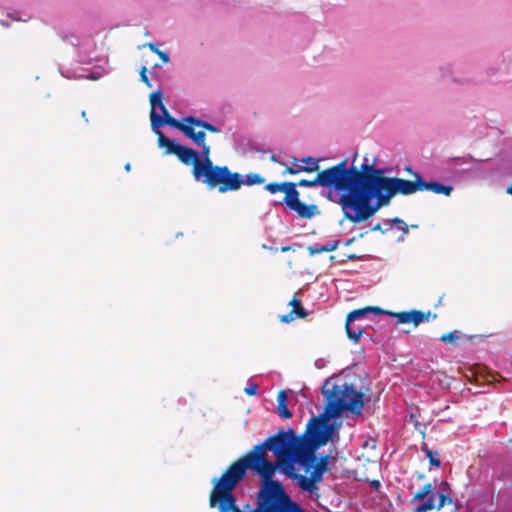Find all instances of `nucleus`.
<instances>
[{
	"label": "nucleus",
	"mask_w": 512,
	"mask_h": 512,
	"mask_svg": "<svg viewBox=\"0 0 512 512\" xmlns=\"http://www.w3.org/2000/svg\"><path fill=\"white\" fill-rule=\"evenodd\" d=\"M64 40L67 41L68 43H70L74 47H77L80 43L78 37L74 34L66 36Z\"/></svg>",
	"instance_id": "nucleus-44"
},
{
	"label": "nucleus",
	"mask_w": 512,
	"mask_h": 512,
	"mask_svg": "<svg viewBox=\"0 0 512 512\" xmlns=\"http://www.w3.org/2000/svg\"><path fill=\"white\" fill-rule=\"evenodd\" d=\"M389 230L390 229H388V226H386V228H383L381 223H377L372 227V231H380L383 234H385Z\"/></svg>",
	"instance_id": "nucleus-47"
},
{
	"label": "nucleus",
	"mask_w": 512,
	"mask_h": 512,
	"mask_svg": "<svg viewBox=\"0 0 512 512\" xmlns=\"http://www.w3.org/2000/svg\"><path fill=\"white\" fill-rule=\"evenodd\" d=\"M329 456L321 454L320 457L316 455L315 470L311 471L309 477L303 479L306 483L305 492L309 493L312 499L319 498L318 483L322 481L324 473L328 470Z\"/></svg>",
	"instance_id": "nucleus-11"
},
{
	"label": "nucleus",
	"mask_w": 512,
	"mask_h": 512,
	"mask_svg": "<svg viewBox=\"0 0 512 512\" xmlns=\"http://www.w3.org/2000/svg\"><path fill=\"white\" fill-rule=\"evenodd\" d=\"M409 420H410V422H412L414 424L415 429L418 430L419 427L421 426V423L417 420V416L415 413L410 414Z\"/></svg>",
	"instance_id": "nucleus-46"
},
{
	"label": "nucleus",
	"mask_w": 512,
	"mask_h": 512,
	"mask_svg": "<svg viewBox=\"0 0 512 512\" xmlns=\"http://www.w3.org/2000/svg\"><path fill=\"white\" fill-rule=\"evenodd\" d=\"M421 451L425 453L426 457L429 459V463L432 467L439 468L441 465L440 459L437 457L438 453L436 451H432L429 449L426 443H423L421 446Z\"/></svg>",
	"instance_id": "nucleus-27"
},
{
	"label": "nucleus",
	"mask_w": 512,
	"mask_h": 512,
	"mask_svg": "<svg viewBox=\"0 0 512 512\" xmlns=\"http://www.w3.org/2000/svg\"><path fill=\"white\" fill-rule=\"evenodd\" d=\"M435 497L436 493L432 490L431 494H429L423 502L415 508V512H428L429 510L434 509L437 505H435Z\"/></svg>",
	"instance_id": "nucleus-24"
},
{
	"label": "nucleus",
	"mask_w": 512,
	"mask_h": 512,
	"mask_svg": "<svg viewBox=\"0 0 512 512\" xmlns=\"http://www.w3.org/2000/svg\"><path fill=\"white\" fill-rule=\"evenodd\" d=\"M300 202L299 192L296 189V184L293 188L287 191V195H285L283 199V203L290 209L294 208Z\"/></svg>",
	"instance_id": "nucleus-23"
},
{
	"label": "nucleus",
	"mask_w": 512,
	"mask_h": 512,
	"mask_svg": "<svg viewBox=\"0 0 512 512\" xmlns=\"http://www.w3.org/2000/svg\"><path fill=\"white\" fill-rule=\"evenodd\" d=\"M163 92L161 89L150 94V104L151 111L150 113L156 112V108H158L161 112L165 111L167 108L163 104L162 101Z\"/></svg>",
	"instance_id": "nucleus-22"
},
{
	"label": "nucleus",
	"mask_w": 512,
	"mask_h": 512,
	"mask_svg": "<svg viewBox=\"0 0 512 512\" xmlns=\"http://www.w3.org/2000/svg\"><path fill=\"white\" fill-rule=\"evenodd\" d=\"M385 226H388V229H391L392 226H396L397 229L401 230L403 234H407L409 232L408 225L400 218L395 217L390 220H385L384 222Z\"/></svg>",
	"instance_id": "nucleus-30"
},
{
	"label": "nucleus",
	"mask_w": 512,
	"mask_h": 512,
	"mask_svg": "<svg viewBox=\"0 0 512 512\" xmlns=\"http://www.w3.org/2000/svg\"><path fill=\"white\" fill-rule=\"evenodd\" d=\"M306 437L305 433L302 436H297L293 428L279 430L230 465L220 478H214L212 480L213 489L224 494V503L232 505L234 501L233 492L238 484L245 479L249 466H256V464L268 461L266 459L267 450L271 451L276 459H280V456H289V454L296 451L298 444L304 442Z\"/></svg>",
	"instance_id": "nucleus-2"
},
{
	"label": "nucleus",
	"mask_w": 512,
	"mask_h": 512,
	"mask_svg": "<svg viewBox=\"0 0 512 512\" xmlns=\"http://www.w3.org/2000/svg\"><path fill=\"white\" fill-rule=\"evenodd\" d=\"M384 313L388 314L387 311H384V310H382L379 307H371V306H369V307H365V308H362V309H356V310L351 311L347 315L348 323L349 322H356V321L363 320L366 317H368L370 314L379 315V314H384Z\"/></svg>",
	"instance_id": "nucleus-17"
},
{
	"label": "nucleus",
	"mask_w": 512,
	"mask_h": 512,
	"mask_svg": "<svg viewBox=\"0 0 512 512\" xmlns=\"http://www.w3.org/2000/svg\"><path fill=\"white\" fill-rule=\"evenodd\" d=\"M321 447L306 437L304 442L298 444L295 451V461L299 468H302L305 474H311L315 470L316 452Z\"/></svg>",
	"instance_id": "nucleus-10"
},
{
	"label": "nucleus",
	"mask_w": 512,
	"mask_h": 512,
	"mask_svg": "<svg viewBox=\"0 0 512 512\" xmlns=\"http://www.w3.org/2000/svg\"><path fill=\"white\" fill-rule=\"evenodd\" d=\"M438 495L439 502L436 506L437 510H441L445 505H450L453 503V499L451 495L447 493H436Z\"/></svg>",
	"instance_id": "nucleus-33"
},
{
	"label": "nucleus",
	"mask_w": 512,
	"mask_h": 512,
	"mask_svg": "<svg viewBox=\"0 0 512 512\" xmlns=\"http://www.w3.org/2000/svg\"><path fill=\"white\" fill-rule=\"evenodd\" d=\"M295 183L293 182H283L280 183L281 189L280 192H284L287 195V191L291 190Z\"/></svg>",
	"instance_id": "nucleus-45"
},
{
	"label": "nucleus",
	"mask_w": 512,
	"mask_h": 512,
	"mask_svg": "<svg viewBox=\"0 0 512 512\" xmlns=\"http://www.w3.org/2000/svg\"><path fill=\"white\" fill-rule=\"evenodd\" d=\"M241 182H242V185H247V186L260 185L265 182V178L257 173H249L245 176L241 174Z\"/></svg>",
	"instance_id": "nucleus-26"
},
{
	"label": "nucleus",
	"mask_w": 512,
	"mask_h": 512,
	"mask_svg": "<svg viewBox=\"0 0 512 512\" xmlns=\"http://www.w3.org/2000/svg\"><path fill=\"white\" fill-rule=\"evenodd\" d=\"M339 176L331 185L324 186L328 188L325 197L341 206L343 215L352 223H361L368 220L367 203L357 191L353 183V175L348 166V159L332 166Z\"/></svg>",
	"instance_id": "nucleus-3"
},
{
	"label": "nucleus",
	"mask_w": 512,
	"mask_h": 512,
	"mask_svg": "<svg viewBox=\"0 0 512 512\" xmlns=\"http://www.w3.org/2000/svg\"><path fill=\"white\" fill-rule=\"evenodd\" d=\"M145 46H147L152 52H154L156 55L159 56V58L164 62L168 63L170 61V57L167 52L162 51L158 48L157 44L155 43H147Z\"/></svg>",
	"instance_id": "nucleus-32"
},
{
	"label": "nucleus",
	"mask_w": 512,
	"mask_h": 512,
	"mask_svg": "<svg viewBox=\"0 0 512 512\" xmlns=\"http://www.w3.org/2000/svg\"><path fill=\"white\" fill-rule=\"evenodd\" d=\"M124 168L127 172H129L131 170V164L127 163Z\"/></svg>",
	"instance_id": "nucleus-55"
},
{
	"label": "nucleus",
	"mask_w": 512,
	"mask_h": 512,
	"mask_svg": "<svg viewBox=\"0 0 512 512\" xmlns=\"http://www.w3.org/2000/svg\"><path fill=\"white\" fill-rule=\"evenodd\" d=\"M388 315L397 318V321L402 324L413 323L418 326L422 322H428L430 318L435 319L436 314H432L430 311L422 312L420 310L403 311L398 313L388 312Z\"/></svg>",
	"instance_id": "nucleus-14"
},
{
	"label": "nucleus",
	"mask_w": 512,
	"mask_h": 512,
	"mask_svg": "<svg viewBox=\"0 0 512 512\" xmlns=\"http://www.w3.org/2000/svg\"><path fill=\"white\" fill-rule=\"evenodd\" d=\"M404 170L412 175L416 179V175H420L418 172L414 171L410 165L404 167Z\"/></svg>",
	"instance_id": "nucleus-48"
},
{
	"label": "nucleus",
	"mask_w": 512,
	"mask_h": 512,
	"mask_svg": "<svg viewBox=\"0 0 512 512\" xmlns=\"http://www.w3.org/2000/svg\"><path fill=\"white\" fill-rule=\"evenodd\" d=\"M158 68H160L159 64H155L154 67H153V69H158Z\"/></svg>",
	"instance_id": "nucleus-61"
},
{
	"label": "nucleus",
	"mask_w": 512,
	"mask_h": 512,
	"mask_svg": "<svg viewBox=\"0 0 512 512\" xmlns=\"http://www.w3.org/2000/svg\"><path fill=\"white\" fill-rule=\"evenodd\" d=\"M432 490H434V486L431 483L425 484L411 499V503L415 502H423L425 498L431 494Z\"/></svg>",
	"instance_id": "nucleus-28"
},
{
	"label": "nucleus",
	"mask_w": 512,
	"mask_h": 512,
	"mask_svg": "<svg viewBox=\"0 0 512 512\" xmlns=\"http://www.w3.org/2000/svg\"><path fill=\"white\" fill-rule=\"evenodd\" d=\"M159 147L166 148L164 152L166 155H176L183 164H192L193 169H195L196 165H200L204 162V158L201 157L200 152H197L191 147L179 144L176 139L162 136Z\"/></svg>",
	"instance_id": "nucleus-8"
},
{
	"label": "nucleus",
	"mask_w": 512,
	"mask_h": 512,
	"mask_svg": "<svg viewBox=\"0 0 512 512\" xmlns=\"http://www.w3.org/2000/svg\"><path fill=\"white\" fill-rule=\"evenodd\" d=\"M489 159H486V160H477L475 159V163L476 165L474 167H471L472 169H474L473 173L470 175V178H474L478 175H482L483 173V169H482V164L485 163V162H488Z\"/></svg>",
	"instance_id": "nucleus-35"
},
{
	"label": "nucleus",
	"mask_w": 512,
	"mask_h": 512,
	"mask_svg": "<svg viewBox=\"0 0 512 512\" xmlns=\"http://www.w3.org/2000/svg\"><path fill=\"white\" fill-rule=\"evenodd\" d=\"M506 192L512 195V185L507 188Z\"/></svg>",
	"instance_id": "nucleus-57"
},
{
	"label": "nucleus",
	"mask_w": 512,
	"mask_h": 512,
	"mask_svg": "<svg viewBox=\"0 0 512 512\" xmlns=\"http://www.w3.org/2000/svg\"><path fill=\"white\" fill-rule=\"evenodd\" d=\"M471 161H475V158L471 155L463 157H454L445 161L444 170L449 174V177L454 182H461L470 178L474 169L462 167L464 164H468Z\"/></svg>",
	"instance_id": "nucleus-12"
},
{
	"label": "nucleus",
	"mask_w": 512,
	"mask_h": 512,
	"mask_svg": "<svg viewBox=\"0 0 512 512\" xmlns=\"http://www.w3.org/2000/svg\"><path fill=\"white\" fill-rule=\"evenodd\" d=\"M140 78L141 81L144 82L148 87H152V83L147 76V68L145 66H143L140 70Z\"/></svg>",
	"instance_id": "nucleus-41"
},
{
	"label": "nucleus",
	"mask_w": 512,
	"mask_h": 512,
	"mask_svg": "<svg viewBox=\"0 0 512 512\" xmlns=\"http://www.w3.org/2000/svg\"><path fill=\"white\" fill-rule=\"evenodd\" d=\"M195 124H185L182 129V133L185 137L189 138L195 145H197L201 151L200 155L204 158V161L210 159V146L206 144V133L204 131H195Z\"/></svg>",
	"instance_id": "nucleus-13"
},
{
	"label": "nucleus",
	"mask_w": 512,
	"mask_h": 512,
	"mask_svg": "<svg viewBox=\"0 0 512 512\" xmlns=\"http://www.w3.org/2000/svg\"><path fill=\"white\" fill-rule=\"evenodd\" d=\"M325 249L326 248H325L324 244L323 245L315 244V245H310L307 247V250H308V253L310 256H314V255L322 253V252H327Z\"/></svg>",
	"instance_id": "nucleus-37"
},
{
	"label": "nucleus",
	"mask_w": 512,
	"mask_h": 512,
	"mask_svg": "<svg viewBox=\"0 0 512 512\" xmlns=\"http://www.w3.org/2000/svg\"><path fill=\"white\" fill-rule=\"evenodd\" d=\"M459 339L458 331H452L448 334H444L440 337V340L444 343H452Z\"/></svg>",
	"instance_id": "nucleus-36"
},
{
	"label": "nucleus",
	"mask_w": 512,
	"mask_h": 512,
	"mask_svg": "<svg viewBox=\"0 0 512 512\" xmlns=\"http://www.w3.org/2000/svg\"><path fill=\"white\" fill-rule=\"evenodd\" d=\"M315 366L317 368H322L323 364H322V360L321 359H318L315 361Z\"/></svg>",
	"instance_id": "nucleus-52"
},
{
	"label": "nucleus",
	"mask_w": 512,
	"mask_h": 512,
	"mask_svg": "<svg viewBox=\"0 0 512 512\" xmlns=\"http://www.w3.org/2000/svg\"><path fill=\"white\" fill-rule=\"evenodd\" d=\"M345 328L348 338L355 343L366 333L365 327L362 325L356 324L355 322H349L348 324V318L346 319Z\"/></svg>",
	"instance_id": "nucleus-21"
},
{
	"label": "nucleus",
	"mask_w": 512,
	"mask_h": 512,
	"mask_svg": "<svg viewBox=\"0 0 512 512\" xmlns=\"http://www.w3.org/2000/svg\"><path fill=\"white\" fill-rule=\"evenodd\" d=\"M265 189L269 191L271 194H275L280 192L281 186L280 183H269L265 186Z\"/></svg>",
	"instance_id": "nucleus-42"
},
{
	"label": "nucleus",
	"mask_w": 512,
	"mask_h": 512,
	"mask_svg": "<svg viewBox=\"0 0 512 512\" xmlns=\"http://www.w3.org/2000/svg\"><path fill=\"white\" fill-rule=\"evenodd\" d=\"M330 261L334 262L335 261V256H331L330 257Z\"/></svg>",
	"instance_id": "nucleus-62"
},
{
	"label": "nucleus",
	"mask_w": 512,
	"mask_h": 512,
	"mask_svg": "<svg viewBox=\"0 0 512 512\" xmlns=\"http://www.w3.org/2000/svg\"><path fill=\"white\" fill-rule=\"evenodd\" d=\"M439 492L438 493H447L448 495H451L452 488L451 485L447 481H441L439 484Z\"/></svg>",
	"instance_id": "nucleus-40"
},
{
	"label": "nucleus",
	"mask_w": 512,
	"mask_h": 512,
	"mask_svg": "<svg viewBox=\"0 0 512 512\" xmlns=\"http://www.w3.org/2000/svg\"><path fill=\"white\" fill-rule=\"evenodd\" d=\"M289 249H290L289 247H282V248H281V251H282V252H286V251H288Z\"/></svg>",
	"instance_id": "nucleus-60"
},
{
	"label": "nucleus",
	"mask_w": 512,
	"mask_h": 512,
	"mask_svg": "<svg viewBox=\"0 0 512 512\" xmlns=\"http://www.w3.org/2000/svg\"><path fill=\"white\" fill-rule=\"evenodd\" d=\"M354 240H355V238H354V237H353V238L348 239V240L345 242V245H346V246L351 245V244L354 242Z\"/></svg>",
	"instance_id": "nucleus-53"
},
{
	"label": "nucleus",
	"mask_w": 512,
	"mask_h": 512,
	"mask_svg": "<svg viewBox=\"0 0 512 512\" xmlns=\"http://www.w3.org/2000/svg\"><path fill=\"white\" fill-rule=\"evenodd\" d=\"M339 176L336 170H333L332 167L327 168L325 170L320 171L317 176L313 180L302 179L298 182V185L301 187H315V186H328L336 181V178Z\"/></svg>",
	"instance_id": "nucleus-15"
},
{
	"label": "nucleus",
	"mask_w": 512,
	"mask_h": 512,
	"mask_svg": "<svg viewBox=\"0 0 512 512\" xmlns=\"http://www.w3.org/2000/svg\"><path fill=\"white\" fill-rule=\"evenodd\" d=\"M20 12L14 11V12H8L7 16L14 20V21H28L31 17L27 15L26 13H23V15H20Z\"/></svg>",
	"instance_id": "nucleus-34"
},
{
	"label": "nucleus",
	"mask_w": 512,
	"mask_h": 512,
	"mask_svg": "<svg viewBox=\"0 0 512 512\" xmlns=\"http://www.w3.org/2000/svg\"><path fill=\"white\" fill-rule=\"evenodd\" d=\"M277 411L282 419H289L293 416L288 409V394L285 390H281L277 396Z\"/></svg>",
	"instance_id": "nucleus-19"
},
{
	"label": "nucleus",
	"mask_w": 512,
	"mask_h": 512,
	"mask_svg": "<svg viewBox=\"0 0 512 512\" xmlns=\"http://www.w3.org/2000/svg\"><path fill=\"white\" fill-rule=\"evenodd\" d=\"M244 391L249 396L256 395L258 391V385L250 379Z\"/></svg>",
	"instance_id": "nucleus-39"
},
{
	"label": "nucleus",
	"mask_w": 512,
	"mask_h": 512,
	"mask_svg": "<svg viewBox=\"0 0 512 512\" xmlns=\"http://www.w3.org/2000/svg\"><path fill=\"white\" fill-rule=\"evenodd\" d=\"M339 244H340V242L338 240L330 241V242L324 244V246L326 248L325 250L327 252L334 251L338 248Z\"/></svg>",
	"instance_id": "nucleus-43"
},
{
	"label": "nucleus",
	"mask_w": 512,
	"mask_h": 512,
	"mask_svg": "<svg viewBox=\"0 0 512 512\" xmlns=\"http://www.w3.org/2000/svg\"><path fill=\"white\" fill-rule=\"evenodd\" d=\"M334 377L327 378L321 393L325 398L324 411L313 416L306 425L305 435L318 446L323 447L328 442H337L342 421L339 418L349 412L361 416L364 408V394L355 389L351 383L337 384Z\"/></svg>",
	"instance_id": "nucleus-1"
},
{
	"label": "nucleus",
	"mask_w": 512,
	"mask_h": 512,
	"mask_svg": "<svg viewBox=\"0 0 512 512\" xmlns=\"http://www.w3.org/2000/svg\"><path fill=\"white\" fill-rule=\"evenodd\" d=\"M81 116L85 119L86 122H88L85 111H82Z\"/></svg>",
	"instance_id": "nucleus-58"
},
{
	"label": "nucleus",
	"mask_w": 512,
	"mask_h": 512,
	"mask_svg": "<svg viewBox=\"0 0 512 512\" xmlns=\"http://www.w3.org/2000/svg\"><path fill=\"white\" fill-rule=\"evenodd\" d=\"M190 119H192V115L180 120L176 119L170 115L167 109L162 112V115L157 112L150 113L151 130L158 136V146H160L161 137L165 136L160 130L161 127L169 126L181 132L185 124H191Z\"/></svg>",
	"instance_id": "nucleus-9"
},
{
	"label": "nucleus",
	"mask_w": 512,
	"mask_h": 512,
	"mask_svg": "<svg viewBox=\"0 0 512 512\" xmlns=\"http://www.w3.org/2000/svg\"><path fill=\"white\" fill-rule=\"evenodd\" d=\"M270 159H271V161H273V162H278L277 156H276V155H274V154L270 157Z\"/></svg>",
	"instance_id": "nucleus-56"
},
{
	"label": "nucleus",
	"mask_w": 512,
	"mask_h": 512,
	"mask_svg": "<svg viewBox=\"0 0 512 512\" xmlns=\"http://www.w3.org/2000/svg\"><path fill=\"white\" fill-rule=\"evenodd\" d=\"M420 432H421V434H422L423 436H425V431H424V430H421Z\"/></svg>",
	"instance_id": "nucleus-64"
},
{
	"label": "nucleus",
	"mask_w": 512,
	"mask_h": 512,
	"mask_svg": "<svg viewBox=\"0 0 512 512\" xmlns=\"http://www.w3.org/2000/svg\"><path fill=\"white\" fill-rule=\"evenodd\" d=\"M59 72L63 77L68 78V79H77V78L85 77V75L78 73L77 70H73L70 68L64 69L62 66L59 67ZM86 78L92 79V80H97L99 77L95 76L94 74H89V75H86Z\"/></svg>",
	"instance_id": "nucleus-25"
},
{
	"label": "nucleus",
	"mask_w": 512,
	"mask_h": 512,
	"mask_svg": "<svg viewBox=\"0 0 512 512\" xmlns=\"http://www.w3.org/2000/svg\"><path fill=\"white\" fill-rule=\"evenodd\" d=\"M293 211H295L299 217L311 219L314 216L320 214V211L315 204H305L303 202H299L294 208H292Z\"/></svg>",
	"instance_id": "nucleus-18"
},
{
	"label": "nucleus",
	"mask_w": 512,
	"mask_h": 512,
	"mask_svg": "<svg viewBox=\"0 0 512 512\" xmlns=\"http://www.w3.org/2000/svg\"><path fill=\"white\" fill-rule=\"evenodd\" d=\"M438 69L442 78L449 77L453 72L452 65L449 63L439 66Z\"/></svg>",
	"instance_id": "nucleus-38"
},
{
	"label": "nucleus",
	"mask_w": 512,
	"mask_h": 512,
	"mask_svg": "<svg viewBox=\"0 0 512 512\" xmlns=\"http://www.w3.org/2000/svg\"><path fill=\"white\" fill-rule=\"evenodd\" d=\"M192 174L197 182L206 184L210 189L217 188L219 193L237 191L242 187L240 173L232 172L228 166L215 165L211 159L196 165Z\"/></svg>",
	"instance_id": "nucleus-6"
},
{
	"label": "nucleus",
	"mask_w": 512,
	"mask_h": 512,
	"mask_svg": "<svg viewBox=\"0 0 512 512\" xmlns=\"http://www.w3.org/2000/svg\"><path fill=\"white\" fill-rule=\"evenodd\" d=\"M348 259L349 260H357V259H359V257L357 255H355V254H352V255L348 256Z\"/></svg>",
	"instance_id": "nucleus-54"
},
{
	"label": "nucleus",
	"mask_w": 512,
	"mask_h": 512,
	"mask_svg": "<svg viewBox=\"0 0 512 512\" xmlns=\"http://www.w3.org/2000/svg\"><path fill=\"white\" fill-rule=\"evenodd\" d=\"M420 175H416L414 182L398 177H392L384 182L383 189L377 194L373 201L367 204L368 218H371L381 207L390 204L391 199L397 195H411L420 191Z\"/></svg>",
	"instance_id": "nucleus-7"
},
{
	"label": "nucleus",
	"mask_w": 512,
	"mask_h": 512,
	"mask_svg": "<svg viewBox=\"0 0 512 512\" xmlns=\"http://www.w3.org/2000/svg\"><path fill=\"white\" fill-rule=\"evenodd\" d=\"M420 191H432L436 194L449 196L453 191V186L446 185L436 181H426L421 175L419 177Z\"/></svg>",
	"instance_id": "nucleus-16"
},
{
	"label": "nucleus",
	"mask_w": 512,
	"mask_h": 512,
	"mask_svg": "<svg viewBox=\"0 0 512 512\" xmlns=\"http://www.w3.org/2000/svg\"><path fill=\"white\" fill-rule=\"evenodd\" d=\"M301 161L303 163H305L306 166H299L296 169L288 168L287 172H289L291 174H296V173L301 172V171L314 172V171H318L319 170V159L314 158L312 156H306V157L302 158Z\"/></svg>",
	"instance_id": "nucleus-20"
},
{
	"label": "nucleus",
	"mask_w": 512,
	"mask_h": 512,
	"mask_svg": "<svg viewBox=\"0 0 512 512\" xmlns=\"http://www.w3.org/2000/svg\"><path fill=\"white\" fill-rule=\"evenodd\" d=\"M356 158L357 153H355L349 169L354 177L353 183L358 190L357 192L364 197L366 203L369 204L385 186L383 181L391 179L392 177L385 176L389 171L387 168L375 166L376 159L370 163L368 157L365 156L360 167H357L354 165Z\"/></svg>",
	"instance_id": "nucleus-4"
},
{
	"label": "nucleus",
	"mask_w": 512,
	"mask_h": 512,
	"mask_svg": "<svg viewBox=\"0 0 512 512\" xmlns=\"http://www.w3.org/2000/svg\"><path fill=\"white\" fill-rule=\"evenodd\" d=\"M293 319H294V317H293V313L292 312H290L289 314L284 315V316L281 317V321L283 323H288V322H290Z\"/></svg>",
	"instance_id": "nucleus-49"
},
{
	"label": "nucleus",
	"mask_w": 512,
	"mask_h": 512,
	"mask_svg": "<svg viewBox=\"0 0 512 512\" xmlns=\"http://www.w3.org/2000/svg\"><path fill=\"white\" fill-rule=\"evenodd\" d=\"M0 24L5 27V28H9L10 27V22L7 21V20H0Z\"/></svg>",
	"instance_id": "nucleus-50"
},
{
	"label": "nucleus",
	"mask_w": 512,
	"mask_h": 512,
	"mask_svg": "<svg viewBox=\"0 0 512 512\" xmlns=\"http://www.w3.org/2000/svg\"><path fill=\"white\" fill-rule=\"evenodd\" d=\"M418 478H419V479H423V478H424V475H423V474H420V475L418 476Z\"/></svg>",
	"instance_id": "nucleus-63"
},
{
	"label": "nucleus",
	"mask_w": 512,
	"mask_h": 512,
	"mask_svg": "<svg viewBox=\"0 0 512 512\" xmlns=\"http://www.w3.org/2000/svg\"><path fill=\"white\" fill-rule=\"evenodd\" d=\"M296 465L294 451L289 456H280V459H276V463L268 460L256 464V466H249L248 470H251L261 478L263 489L260 493H269L270 488L274 487V485L282 484L278 480L273 479L276 471L295 481L296 485L305 492L306 483L303 482V479L306 478V475L297 473Z\"/></svg>",
	"instance_id": "nucleus-5"
},
{
	"label": "nucleus",
	"mask_w": 512,
	"mask_h": 512,
	"mask_svg": "<svg viewBox=\"0 0 512 512\" xmlns=\"http://www.w3.org/2000/svg\"><path fill=\"white\" fill-rule=\"evenodd\" d=\"M289 305L293 306V310L291 311L293 314H297L298 317L304 318L307 316V311L302 306L301 302L298 299H292Z\"/></svg>",
	"instance_id": "nucleus-31"
},
{
	"label": "nucleus",
	"mask_w": 512,
	"mask_h": 512,
	"mask_svg": "<svg viewBox=\"0 0 512 512\" xmlns=\"http://www.w3.org/2000/svg\"><path fill=\"white\" fill-rule=\"evenodd\" d=\"M404 235H405V234H402V235L398 238V242H402V241H404Z\"/></svg>",
	"instance_id": "nucleus-59"
},
{
	"label": "nucleus",
	"mask_w": 512,
	"mask_h": 512,
	"mask_svg": "<svg viewBox=\"0 0 512 512\" xmlns=\"http://www.w3.org/2000/svg\"><path fill=\"white\" fill-rule=\"evenodd\" d=\"M371 486L374 489H378L380 487V482L378 480H374V481H372Z\"/></svg>",
	"instance_id": "nucleus-51"
},
{
	"label": "nucleus",
	"mask_w": 512,
	"mask_h": 512,
	"mask_svg": "<svg viewBox=\"0 0 512 512\" xmlns=\"http://www.w3.org/2000/svg\"><path fill=\"white\" fill-rule=\"evenodd\" d=\"M190 121H192L191 124H195L196 127L204 128L212 133H219L221 131L217 126L195 116H192Z\"/></svg>",
	"instance_id": "nucleus-29"
}]
</instances>
